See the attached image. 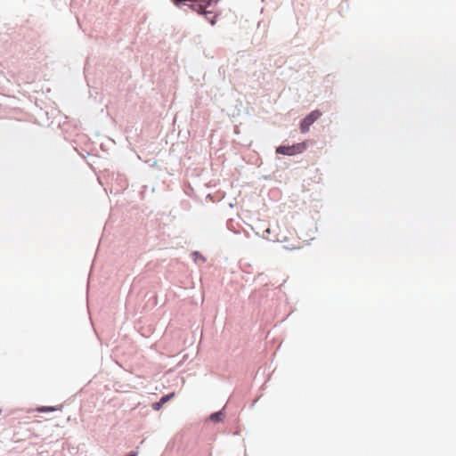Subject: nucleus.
<instances>
[{
    "label": "nucleus",
    "mask_w": 456,
    "mask_h": 456,
    "mask_svg": "<svg viewBox=\"0 0 456 456\" xmlns=\"http://www.w3.org/2000/svg\"><path fill=\"white\" fill-rule=\"evenodd\" d=\"M200 16H203L211 25H215L216 23L218 14L212 10L205 9L203 12H200Z\"/></svg>",
    "instance_id": "1a4fd4ad"
},
{
    "label": "nucleus",
    "mask_w": 456,
    "mask_h": 456,
    "mask_svg": "<svg viewBox=\"0 0 456 456\" xmlns=\"http://www.w3.org/2000/svg\"><path fill=\"white\" fill-rule=\"evenodd\" d=\"M2 413V409H0V414Z\"/></svg>",
    "instance_id": "412c9836"
},
{
    "label": "nucleus",
    "mask_w": 456,
    "mask_h": 456,
    "mask_svg": "<svg viewBox=\"0 0 456 456\" xmlns=\"http://www.w3.org/2000/svg\"><path fill=\"white\" fill-rule=\"evenodd\" d=\"M191 256L195 263H198L200 261L205 263L207 261V258L200 251L197 250L192 251L191 253Z\"/></svg>",
    "instance_id": "f8f14e48"
},
{
    "label": "nucleus",
    "mask_w": 456,
    "mask_h": 456,
    "mask_svg": "<svg viewBox=\"0 0 456 456\" xmlns=\"http://www.w3.org/2000/svg\"><path fill=\"white\" fill-rule=\"evenodd\" d=\"M83 75L86 77V62L84 63V66H83Z\"/></svg>",
    "instance_id": "dca6fc26"
},
{
    "label": "nucleus",
    "mask_w": 456,
    "mask_h": 456,
    "mask_svg": "<svg viewBox=\"0 0 456 456\" xmlns=\"http://www.w3.org/2000/svg\"><path fill=\"white\" fill-rule=\"evenodd\" d=\"M263 238L267 240L268 241H280L278 234H272V231L270 228H267L263 232Z\"/></svg>",
    "instance_id": "9b49d317"
},
{
    "label": "nucleus",
    "mask_w": 456,
    "mask_h": 456,
    "mask_svg": "<svg viewBox=\"0 0 456 456\" xmlns=\"http://www.w3.org/2000/svg\"><path fill=\"white\" fill-rule=\"evenodd\" d=\"M322 115L320 110H314L307 113L299 121V129L302 134H306L310 130V126Z\"/></svg>",
    "instance_id": "20e7f679"
},
{
    "label": "nucleus",
    "mask_w": 456,
    "mask_h": 456,
    "mask_svg": "<svg viewBox=\"0 0 456 456\" xmlns=\"http://www.w3.org/2000/svg\"><path fill=\"white\" fill-rule=\"evenodd\" d=\"M86 288H87V293L89 292V276L87 277V285H86Z\"/></svg>",
    "instance_id": "f3484780"
},
{
    "label": "nucleus",
    "mask_w": 456,
    "mask_h": 456,
    "mask_svg": "<svg viewBox=\"0 0 456 456\" xmlns=\"http://www.w3.org/2000/svg\"><path fill=\"white\" fill-rule=\"evenodd\" d=\"M62 406H40L37 408V411L39 412H52L57 410H60Z\"/></svg>",
    "instance_id": "ddd939ff"
},
{
    "label": "nucleus",
    "mask_w": 456,
    "mask_h": 456,
    "mask_svg": "<svg viewBox=\"0 0 456 456\" xmlns=\"http://www.w3.org/2000/svg\"><path fill=\"white\" fill-rule=\"evenodd\" d=\"M271 192H272V193H276V194H278V193H279V191H272Z\"/></svg>",
    "instance_id": "6ab92c4d"
},
{
    "label": "nucleus",
    "mask_w": 456,
    "mask_h": 456,
    "mask_svg": "<svg viewBox=\"0 0 456 456\" xmlns=\"http://www.w3.org/2000/svg\"><path fill=\"white\" fill-rule=\"evenodd\" d=\"M86 165H87L90 168L94 169L93 166H92V165H90V164H89V162H86Z\"/></svg>",
    "instance_id": "a211bd4d"
},
{
    "label": "nucleus",
    "mask_w": 456,
    "mask_h": 456,
    "mask_svg": "<svg viewBox=\"0 0 456 456\" xmlns=\"http://www.w3.org/2000/svg\"><path fill=\"white\" fill-rule=\"evenodd\" d=\"M225 409L226 404L221 410L210 413L209 416L208 417V419L213 423L222 422L226 415Z\"/></svg>",
    "instance_id": "0eeeda50"
},
{
    "label": "nucleus",
    "mask_w": 456,
    "mask_h": 456,
    "mask_svg": "<svg viewBox=\"0 0 456 456\" xmlns=\"http://www.w3.org/2000/svg\"><path fill=\"white\" fill-rule=\"evenodd\" d=\"M280 241L285 242V244L283 245V248L285 249L293 250V249H296V248H299V247H297V246H295L293 244H289V242H287L286 237H284L283 240H280Z\"/></svg>",
    "instance_id": "4468645a"
},
{
    "label": "nucleus",
    "mask_w": 456,
    "mask_h": 456,
    "mask_svg": "<svg viewBox=\"0 0 456 456\" xmlns=\"http://www.w3.org/2000/svg\"><path fill=\"white\" fill-rule=\"evenodd\" d=\"M70 144L73 149L77 152V154L83 159H86V155L84 152L86 151V140L84 134H77L76 136L69 140Z\"/></svg>",
    "instance_id": "39448f33"
},
{
    "label": "nucleus",
    "mask_w": 456,
    "mask_h": 456,
    "mask_svg": "<svg viewBox=\"0 0 456 456\" xmlns=\"http://www.w3.org/2000/svg\"><path fill=\"white\" fill-rule=\"evenodd\" d=\"M213 4L212 0H191L188 2L187 6L199 15Z\"/></svg>",
    "instance_id": "423d86ee"
},
{
    "label": "nucleus",
    "mask_w": 456,
    "mask_h": 456,
    "mask_svg": "<svg viewBox=\"0 0 456 456\" xmlns=\"http://www.w3.org/2000/svg\"><path fill=\"white\" fill-rule=\"evenodd\" d=\"M84 0H71L70 11L74 13L78 28L85 32L83 21L86 20V9L84 8Z\"/></svg>",
    "instance_id": "7ed1b4c3"
},
{
    "label": "nucleus",
    "mask_w": 456,
    "mask_h": 456,
    "mask_svg": "<svg viewBox=\"0 0 456 456\" xmlns=\"http://www.w3.org/2000/svg\"><path fill=\"white\" fill-rule=\"evenodd\" d=\"M89 321H90L91 324H92V325H94V324H93L92 318H91L90 316H89Z\"/></svg>",
    "instance_id": "aec40b11"
},
{
    "label": "nucleus",
    "mask_w": 456,
    "mask_h": 456,
    "mask_svg": "<svg viewBox=\"0 0 456 456\" xmlns=\"http://www.w3.org/2000/svg\"><path fill=\"white\" fill-rule=\"evenodd\" d=\"M308 148V141L305 140L300 142H296L291 145L289 144H281L276 147L275 152L276 154H281L284 156H296L303 153Z\"/></svg>",
    "instance_id": "f03ea898"
},
{
    "label": "nucleus",
    "mask_w": 456,
    "mask_h": 456,
    "mask_svg": "<svg viewBox=\"0 0 456 456\" xmlns=\"http://www.w3.org/2000/svg\"><path fill=\"white\" fill-rule=\"evenodd\" d=\"M138 453L136 451L134 450H131L130 452H128L125 456H137Z\"/></svg>",
    "instance_id": "2eb2a0df"
},
{
    "label": "nucleus",
    "mask_w": 456,
    "mask_h": 456,
    "mask_svg": "<svg viewBox=\"0 0 456 456\" xmlns=\"http://www.w3.org/2000/svg\"><path fill=\"white\" fill-rule=\"evenodd\" d=\"M209 449H201L193 440L183 441L176 449V456H207Z\"/></svg>",
    "instance_id": "f257e3e1"
},
{
    "label": "nucleus",
    "mask_w": 456,
    "mask_h": 456,
    "mask_svg": "<svg viewBox=\"0 0 456 456\" xmlns=\"http://www.w3.org/2000/svg\"><path fill=\"white\" fill-rule=\"evenodd\" d=\"M175 395V393L172 392V393H168L167 395H163L159 399V401H156L154 403H152L151 404V408L154 410V411H159L160 409H162L163 405L165 403H167L171 398H173Z\"/></svg>",
    "instance_id": "6e6552de"
},
{
    "label": "nucleus",
    "mask_w": 456,
    "mask_h": 456,
    "mask_svg": "<svg viewBox=\"0 0 456 456\" xmlns=\"http://www.w3.org/2000/svg\"><path fill=\"white\" fill-rule=\"evenodd\" d=\"M118 179H119V183H118L119 188L114 189L113 187H111L110 193H114L117 195V194L122 193L126 190V188L127 186L126 179L124 177H119Z\"/></svg>",
    "instance_id": "9d476101"
}]
</instances>
